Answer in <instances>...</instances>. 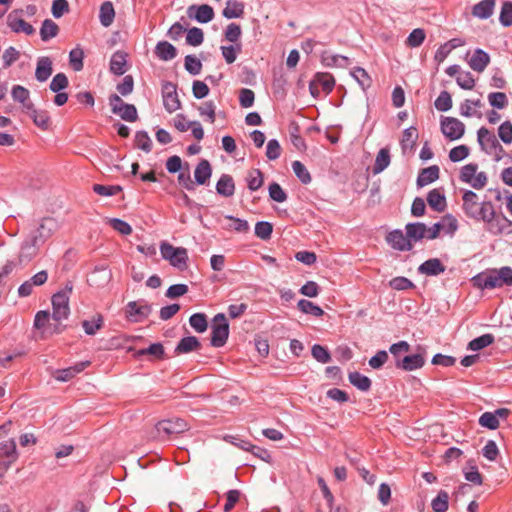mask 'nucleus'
I'll list each match as a JSON object with an SVG mask.
<instances>
[{
  "instance_id": "f257e3e1",
  "label": "nucleus",
  "mask_w": 512,
  "mask_h": 512,
  "mask_svg": "<svg viewBox=\"0 0 512 512\" xmlns=\"http://www.w3.org/2000/svg\"><path fill=\"white\" fill-rule=\"evenodd\" d=\"M473 285L481 290L501 288L512 285V268L508 266L499 269H488L471 279Z\"/></svg>"
},
{
  "instance_id": "f03ea898",
  "label": "nucleus",
  "mask_w": 512,
  "mask_h": 512,
  "mask_svg": "<svg viewBox=\"0 0 512 512\" xmlns=\"http://www.w3.org/2000/svg\"><path fill=\"white\" fill-rule=\"evenodd\" d=\"M462 208L467 217L480 221L487 220L492 215V202H479L478 195L470 190L465 191L462 197Z\"/></svg>"
},
{
  "instance_id": "7ed1b4c3",
  "label": "nucleus",
  "mask_w": 512,
  "mask_h": 512,
  "mask_svg": "<svg viewBox=\"0 0 512 512\" xmlns=\"http://www.w3.org/2000/svg\"><path fill=\"white\" fill-rule=\"evenodd\" d=\"M73 290V283L66 282L64 288L56 292L51 299L52 302V318L56 322L67 319L70 314L69 299Z\"/></svg>"
},
{
  "instance_id": "20e7f679",
  "label": "nucleus",
  "mask_w": 512,
  "mask_h": 512,
  "mask_svg": "<svg viewBox=\"0 0 512 512\" xmlns=\"http://www.w3.org/2000/svg\"><path fill=\"white\" fill-rule=\"evenodd\" d=\"M477 141L481 149L488 155H491L496 162L501 161L506 155L504 148L499 143L494 133L485 127H481L478 130Z\"/></svg>"
},
{
  "instance_id": "39448f33",
  "label": "nucleus",
  "mask_w": 512,
  "mask_h": 512,
  "mask_svg": "<svg viewBox=\"0 0 512 512\" xmlns=\"http://www.w3.org/2000/svg\"><path fill=\"white\" fill-rule=\"evenodd\" d=\"M160 252L162 258L167 260L173 267L179 270L187 268L188 252L186 248L174 247L172 244L163 241L160 244Z\"/></svg>"
},
{
  "instance_id": "423d86ee",
  "label": "nucleus",
  "mask_w": 512,
  "mask_h": 512,
  "mask_svg": "<svg viewBox=\"0 0 512 512\" xmlns=\"http://www.w3.org/2000/svg\"><path fill=\"white\" fill-rule=\"evenodd\" d=\"M189 429L188 423L181 418L161 420L155 425L157 436L160 438L181 434Z\"/></svg>"
},
{
  "instance_id": "0eeeda50",
  "label": "nucleus",
  "mask_w": 512,
  "mask_h": 512,
  "mask_svg": "<svg viewBox=\"0 0 512 512\" xmlns=\"http://www.w3.org/2000/svg\"><path fill=\"white\" fill-rule=\"evenodd\" d=\"M58 228L59 224L56 219L46 217L41 220L39 226L32 231L29 236L32 238V241L43 246L45 242L53 236Z\"/></svg>"
},
{
  "instance_id": "6e6552de",
  "label": "nucleus",
  "mask_w": 512,
  "mask_h": 512,
  "mask_svg": "<svg viewBox=\"0 0 512 512\" xmlns=\"http://www.w3.org/2000/svg\"><path fill=\"white\" fill-rule=\"evenodd\" d=\"M229 335V324L224 314H217L213 319L211 332V344L214 347H222Z\"/></svg>"
},
{
  "instance_id": "1a4fd4ad",
  "label": "nucleus",
  "mask_w": 512,
  "mask_h": 512,
  "mask_svg": "<svg viewBox=\"0 0 512 512\" xmlns=\"http://www.w3.org/2000/svg\"><path fill=\"white\" fill-rule=\"evenodd\" d=\"M491 214L487 220H482L487 224L488 232L493 235L512 234V221L504 215L497 216L493 205Z\"/></svg>"
},
{
  "instance_id": "9d476101",
  "label": "nucleus",
  "mask_w": 512,
  "mask_h": 512,
  "mask_svg": "<svg viewBox=\"0 0 512 512\" xmlns=\"http://www.w3.org/2000/svg\"><path fill=\"white\" fill-rule=\"evenodd\" d=\"M151 311V305L144 300L130 301L125 307V316L131 322H140L146 319Z\"/></svg>"
},
{
  "instance_id": "9b49d317",
  "label": "nucleus",
  "mask_w": 512,
  "mask_h": 512,
  "mask_svg": "<svg viewBox=\"0 0 512 512\" xmlns=\"http://www.w3.org/2000/svg\"><path fill=\"white\" fill-rule=\"evenodd\" d=\"M441 131L449 140L460 139L465 132V125L454 117H443L441 119Z\"/></svg>"
},
{
  "instance_id": "f8f14e48",
  "label": "nucleus",
  "mask_w": 512,
  "mask_h": 512,
  "mask_svg": "<svg viewBox=\"0 0 512 512\" xmlns=\"http://www.w3.org/2000/svg\"><path fill=\"white\" fill-rule=\"evenodd\" d=\"M334 86L335 79L331 74L319 72L314 76L313 80L310 82L309 90L312 96L318 97L319 87L322 88L325 94H329L333 90Z\"/></svg>"
},
{
  "instance_id": "ddd939ff",
  "label": "nucleus",
  "mask_w": 512,
  "mask_h": 512,
  "mask_svg": "<svg viewBox=\"0 0 512 512\" xmlns=\"http://www.w3.org/2000/svg\"><path fill=\"white\" fill-rule=\"evenodd\" d=\"M162 97L163 105L169 113H172L180 108V100L177 95L176 85L172 82L163 83Z\"/></svg>"
},
{
  "instance_id": "4468645a",
  "label": "nucleus",
  "mask_w": 512,
  "mask_h": 512,
  "mask_svg": "<svg viewBox=\"0 0 512 512\" xmlns=\"http://www.w3.org/2000/svg\"><path fill=\"white\" fill-rule=\"evenodd\" d=\"M41 247V245L32 241V238L28 236L21 245L18 254V263L25 264L32 261L38 255Z\"/></svg>"
},
{
  "instance_id": "2eb2a0df",
  "label": "nucleus",
  "mask_w": 512,
  "mask_h": 512,
  "mask_svg": "<svg viewBox=\"0 0 512 512\" xmlns=\"http://www.w3.org/2000/svg\"><path fill=\"white\" fill-rule=\"evenodd\" d=\"M18 459L16 443L13 439L0 442V464L7 469Z\"/></svg>"
},
{
  "instance_id": "dca6fc26",
  "label": "nucleus",
  "mask_w": 512,
  "mask_h": 512,
  "mask_svg": "<svg viewBox=\"0 0 512 512\" xmlns=\"http://www.w3.org/2000/svg\"><path fill=\"white\" fill-rule=\"evenodd\" d=\"M386 241L395 250L410 251L413 248V244L410 243L407 234L405 235L403 231L399 229L391 231L386 236Z\"/></svg>"
},
{
  "instance_id": "f3484780",
  "label": "nucleus",
  "mask_w": 512,
  "mask_h": 512,
  "mask_svg": "<svg viewBox=\"0 0 512 512\" xmlns=\"http://www.w3.org/2000/svg\"><path fill=\"white\" fill-rule=\"evenodd\" d=\"M418 271L424 275L437 276L445 271V266L438 258H432L423 262Z\"/></svg>"
},
{
  "instance_id": "a211bd4d",
  "label": "nucleus",
  "mask_w": 512,
  "mask_h": 512,
  "mask_svg": "<svg viewBox=\"0 0 512 512\" xmlns=\"http://www.w3.org/2000/svg\"><path fill=\"white\" fill-rule=\"evenodd\" d=\"M407 237L410 243L418 242L423 238H426L427 227L424 223L415 222L408 223L405 227Z\"/></svg>"
},
{
  "instance_id": "6ab92c4d",
  "label": "nucleus",
  "mask_w": 512,
  "mask_h": 512,
  "mask_svg": "<svg viewBox=\"0 0 512 512\" xmlns=\"http://www.w3.org/2000/svg\"><path fill=\"white\" fill-rule=\"evenodd\" d=\"M53 72L52 61L49 57H40L37 61L35 77L39 82H45Z\"/></svg>"
},
{
  "instance_id": "aec40b11",
  "label": "nucleus",
  "mask_w": 512,
  "mask_h": 512,
  "mask_svg": "<svg viewBox=\"0 0 512 512\" xmlns=\"http://www.w3.org/2000/svg\"><path fill=\"white\" fill-rule=\"evenodd\" d=\"M201 343L195 336H187L182 338L175 348V354H186L192 351L199 350Z\"/></svg>"
},
{
  "instance_id": "412c9836",
  "label": "nucleus",
  "mask_w": 512,
  "mask_h": 512,
  "mask_svg": "<svg viewBox=\"0 0 512 512\" xmlns=\"http://www.w3.org/2000/svg\"><path fill=\"white\" fill-rule=\"evenodd\" d=\"M428 205L437 212H443L446 208V198L440 189H433L427 195Z\"/></svg>"
},
{
  "instance_id": "4be33fe9",
  "label": "nucleus",
  "mask_w": 512,
  "mask_h": 512,
  "mask_svg": "<svg viewBox=\"0 0 512 512\" xmlns=\"http://www.w3.org/2000/svg\"><path fill=\"white\" fill-rule=\"evenodd\" d=\"M196 10L194 18L200 23H208L214 18L213 8L207 4H203L200 6H190L188 9V14L192 17L191 11Z\"/></svg>"
},
{
  "instance_id": "5701e85b",
  "label": "nucleus",
  "mask_w": 512,
  "mask_h": 512,
  "mask_svg": "<svg viewBox=\"0 0 512 512\" xmlns=\"http://www.w3.org/2000/svg\"><path fill=\"white\" fill-rule=\"evenodd\" d=\"M424 365V358L420 354L405 356L402 360H396V366L406 371L421 368Z\"/></svg>"
},
{
  "instance_id": "b1692460",
  "label": "nucleus",
  "mask_w": 512,
  "mask_h": 512,
  "mask_svg": "<svg viewBox=\"0 0 512 512\" xmlns=\"http://www.w3.org/2000/svg\"><path fill=\"white\" fill-rule=\"evenodd\" d=\"M216 191L224 197H231L235 192L233 178L228 174H223L216 184Z\"/></svg>"
},
{
  "instance_id": "393cba45",
  "label": "nucleus",
  "mask_w": 512,
  "mask_h": 512,
  "mask_svg": "<svg viewBox=\"0 0 512 512\" xmlns=\"http://www.w3.org/2000/svg\"><path fill=\"white\" fill-rule=\"evenodd\" d=\"M127 54L122 51L115 52L110 60V70L116 75H123L126 72Z\"/></svg>"
},
{
  "instance_id": "a878e982",
  "label": "nucleus",
  "mask_w": 512,
  "mask_h": 512,
  "mask_svg": "<svg viewBox=\"0 0 512 512\" xmlns=\"http://www.w3.org/2000/svg\"><path fill=\"white\" fill-rule=\"evenodd\" d=\"M439 171L437 165L422 169L417 178V185L423 187L436 181L439 178Z\"/></svg>"
},
{
  "instance_id": "bb28decb",
  "label": "nucleus",
  "mask_w": 512,
  "mask_h": 512,
  "mask_svg": "<svg viewBox=\"0 0 512 512\" xmlns=\"http://www.w3.org/2000/svg\"><path fill=\"white\" fill-rule=\"evenodd\" d=\"M212 169L208 160H201L194 171L195 181L199 185L205 184L211 177Z\"/></svg>"
},
{
  "instance_id": "cd10ccee",
  "label": "nucleus",
  "mask_w": 512,
  "mask_h": 512,
  "mask_svg": "<svg viewBox=\"0 0 512 512\" xmlns=\"http://www.w3.org/2000/svg\"><path fill=\"white\" fill-rule=\"evenodd\" d=\"M489 61V55L483 50L477 49L472 55L469 65L474 71L482 72L489 64Z\"/></svg>"
},
{
  "instance_id": "c85d7f7f",
  "label": "nucleus",
  "mask_w": 512,
  "mask_h": 512,
  "mask_svg": "<svg viewBox=\"0 0 512 512\" xmlns=\"http://www.w3.org/2000/svg\"><path fill=\"white\" fill-rule=\"evenodd\" d=\"M495 0H482L474 5L472 14L480 19H487L493 14Z\"/></svg>"
},
{
  "instance_id": "c756f323",
  "label": "nucleus",
  "mask_w": 512,
  "mask_h": 512,
  "mask_svg": "<svg viewBox=\"0 0 512 512\" xmlns=\"http://www.w3.org/2000/svg\"><path fill=\"white\" fill-rule=\"evenodd\" d=\"M8 26L16 33L24 32L27 35L34 33V28L31 24L13 14L8 16Z\"/></svg>"
},
{
  "instance_id": "7c9ffc66",
  "label": "nucleus",
  "mask_w": 512,
  "mask_h": 512,
  "mask_svg": "<svg viewBox=\"0 0 512 512\" xmlns=\"http://www.w3.org/2000/svg\"><path fill=\"white\" fill-rule=\"evenodd\" d=\"M155 54L163 61H169L176 57V48L167 41L158 42L155 48Z\"/></svg>"
},
{
  "instance_id": "2f4dec72",
  "label": "nucleus",
  "mask_w": 512,
  "mask_h": 512,
  "mask_svg": "<svg viewBox=\"0 0 512 512\" xmlns=\"http://www.w3.org/2000/svg\"><path fill=\"white\" fill-rule=\"evenodd\" d=\"M49 317L50 314L48 311L37 312L34 319V327L37 329H43L44 332L49 331L50 333H59L60 329L58 325H55L54 328L51 329V325L49 324Z\"/></svg>"
},
{
  "instance_id": "473e14b6",
  "label": "nucleus",
  "mask_w": 512,
  "mask_h": 512,
  "mask_svg": "<svg viewBox=\"0 0 512 512\" xmlns=\"http://www.w3.org/2000/svg\"><path fill=\"white\" fill-rule=\"evenodd\" d=\"M114 17L115 10L113 4L110 1L102 3L99 11V20L102 26L109 27L113 23Z\"/></svg>"
},
{
  "instance_id": "72a5a7b5",
  "label": "nucleus",
  "mask_w": 512,
  "mask_h": 512,
  "mask_svg": "<svg viewBox=\"0 0 512 512\" xmlns=\"http://www.w3.org/2000/svg\"><path fill=\"white\" fill-rule=\"evenodd\" d=\"M418 139V131L416 127L411 126L403 131L402 139H401V148L403 152L407 150H412L415 146V143Z\"/></svg>"
},
{
  "instance_id": "f704fd0d",
  "label": "nucleus",
  "mask_w": 512,
  "mask_h": 512,
  "mask_svg": "<svg viewBox=\"0 0 512 512\" xmlns=\"http://www.w3.org/2000/svg\"><path fill=\"white\" fill-rule=\"evenodd\" d=\"M244 14V4L237 1H227L222 15L227 19L240 18Z\"/></svg>"
},
{
  "instance_id": "c9c22d12",
  "label": "nucleus",
  "mask_w": 512,
  "mask_h": 512,
  "mask_svg": "<svg viewBox=\"0 0 512 512\" xmlns=\"http://www.w3.org/2000/svg\"><path fill=\"white\" fill-rule=\"evenodd\" d=\"M26 111L29 112L30 117L33 119L35 125H37L39 128L43 130L48 129L50 121L48 112L36 110L34 108V105H32V109H27Z\"/></svg>"
},
{
  "instance_id": "e433bc0d",
  "label": "nucleus",
  "mask_w": 512,
  "mask_h": 512,
  "mask_svg": "<svg viewBox=\"0 0 512 512\" xmlns=\"http://www.w3.org/2000/svg\"><path fill=\"white\" fill-rule=\"evenodd\" d=\"M12 97L23 105V109H32L33 103L29 101V91L23 86L16 85L12 89Z\"/></svg>"
},
{
  "instance_id": "4c0bfd02",
  "label": "nucleus",
  "mask_w": 512,
  "mask_h": 512,
  "mask_svg": "<svg viewBox=\"0 0 512 512\" xmlns=\"http://www.w3.org/2000/svg\"><path fill=\"white\" fill-rule=\"evenodd\" d=\"M58 32L59 27L54 21L51 19H46L43 21L40 28V36L43 41H48L51 38L56 37Z\"/></svg>"
},
{
  "instance_id": "58836bf2",
  "label": "nucleus",
  "mask_w": 512,
  "mask_h": 512,
  "mask_svg": "<svg viewBox=\"0 0 512 512\" xmlns=\"http://www.w3.org/2000/svg\"><path fill=\"white\" fill-rule=\"evenodd\" d=\"M297 307L301 312L315 317H321L324 314V311L320 306L306 299L299 300Z\"/></svg>"
},
{
  "instance_id": "ea45409f",
  "label": "nucleus",
  "mask_w": 512,
  "mask_h": 512,
  "mask_svg": "<svg viewBox=\"0 0 512 512\" xmlns=\"http://www.w3.org/2000/svg\"><path fill=\"white\" fill-rule=\"evenodd\" d=\"M390 164V155L389 151L385 148L381 149L375 159V164L373 166V173L379 174L384 169H386Z\"/></svg>"
},
{
  "instance_id": "a19ab883",
  "label": "nucleus",
  "mask_w": 512,
  "mask_h": 512,
  "mask_svg": "<svg viewBox=\"0 0 512 512\" xmlns=\"http://www.w3.org/2000/svg\"><path fill=\"white\" fill-rule=\"evenodd\" d=\"M449 495L446 491H439L438 495L432 500L431 507L434 512H446L448 510Z\"/></svg>"
},
{
  "instance_id": "79ce46f5",
  "label": "nucleus",
  "mask_w": 512,
  "mask_h": 512,
  "mask_svg": "<svg viewBox=\"0 0 512 512\" xmlns=\"http://www.w3.org/2000/svg\"><path fill=\"white\" fill-rule=\"evenodd\" d=\"M246 180L248 188L251 191H256L263 185V173L259 169H252L248 172Z\"/></svg>"
},
{
  "instance_id": "37998d69",
  "label": "nucleus",
  "mask_w": 512,
  "mask_h": 512,
  "mask_svg": "<svg viewBox=\"0 0 512 512\" xmlns=\"http://www.w3.org/2000/svg\"><path fill=\"white\" fill-rule=\"evenodd\" d=\"M85 365H86V363H80L74 367H69V368H66L63 370H59V371H57V373L55 375V379L57 381L67 382V381L71 380L72 377L76 373L81 372L84 369Z\"/></svg>"
},
{
  "instance_id": "c03bdc74",
  "label": "nucleus",
  "mask_w": 512,
  "mask_h": 512,
  "mask_svg": "<svg viewBox=\"0 0 512 512\" xmlns=\"http://www.w3.org/2000/svg\"><path fill=\"white\" fill-rule=\"evenodd\" d=\"M494 342V336L492 334H484L471 340L468 344V349L472 351L481 350Z\"/></svg>"
},
{
  "instance_id": "a18cd8bd",
  "label": "nucleus",
  "mask_w": 512,
  "mask_h": 512,
  "mask_svg": "<svg viewBox=\"0 0 512 512\" xmlns=\"http://www.w3.org/2000/svg\"><path fill=\"white\" fill-rule=\"evenodd\" d=\"M189 323L191 327L198 333L205 332L208 327L206 315L203 313L193 314L189 319Z\"/></svg>"
},
{
  "instance_id": "49530a36",
  "label": "nucleus",
  "mask_w": 512,
  "mask_h": 512,
  "mask_svg": "<svg viewBox=\"0 0 512 512\" xmlns=\"http://www.w3.org/2000/svg\"><path fill=\"white\" fill-rule=\"evenodd\" d=\"M439 224L442 231L449 235H453L458 229L457 219L450 214L442 217L441 221H439Z\"/></svg>"
},
{
  "instance_id": "de8ad7c7",
  "label": "nucleus",
  "mask_w": 512,
  "mask_h": 512,
  "mask_svg": "<svg viewBox=\"0 0 512 512\" xmlns=\"http://www.w3.org/2000/svg\"><path fill=\"white\" fill-rule=\"evenodd\" d=\"M135 145L137 148L148 153L152 149V140L147 132L138 131L135 135Z\"/></svg>"
},
{
  "instance_id": "09e8293b",
  "label": "nucleus",
  "mask_w": 512,
  "mask_h": 512,
  "mask_svg": "<svg viewBox=\"0 0 512 512\" xmlns=\"http://www.w3.org/2000/svg\"><path fill=\"white\" fill-rule=\"evenodd\" d=\"M348 58L342 55L323 54L322 63L327 67L339 66L343 67L347 64Z\"/></svg>"
},
{
  "instance_id": "8fccbe9b",
  "label": "nucleus",
  "mask_w": 512,
  "mask_h": 512,
  "mask_svg": "<svg viewBox=\"0 0 512 512\" xmlns=\"http://www.w3.org/2000/svg\"><path fill=\"white\" fill-rule=\"evenodd\" d=\"M272 231L273 226L267 221H259L255 225V235L262 240L270 239Z\"/></svg>"
},
{
  "instance_id": "3c124183",
  "label": "nucleus",
  "mask_w": 512,
  "mask_h": 512,
  "mask_svg": "<svg viewBox=\"0 0 512 512\" xmlns=\"http://www.w3.org/2000/svg\"><path fill=\"white\" fill-rule=\"evenodd\" d=\"M114 114L119 115L123 120L135 122L138 118L137 109L133 104H126Z\"/></svg>"
},
{
  "instance_id": "603ef678",
  "label": "nucleus",
  "mask_w": 512,
  "mask_h": 512,
  "mask_svg": "<svg viewBox=\"0 0 512 512\" xmlns=\"http://www.w3.org/2000/svg\"><path fill=\"white\" fill-rule=\"evenodd\" d=\"M425 31L421 28L414 29L408 36L406 44L409 47H419L425 40Z\"/></svg>"
},
{
  "instance_id": "864d4df0",
  "label": "nucleus",
  "mask_w": 512,
  "mask_h": 512,
  "mask_svg": "<svg viewBox=\"0 0 512 512\" xmlns=\"http://www.w3.org/2000/svg\"><path fill=\"white\" fill-rule=\"evenodd\" d=\"M204 41V33L200 28L193 27L188 30L186 36L187 44L191 46H199Z\"/></svg>"
},
{
  "instance_id": "5fc2aeb1",
  "label": "nucleus",
  "mask_w": 512,
  "mask_h": 512,
  "mask_svg": "<svg viewBox=\"0 0 512 512\" xmlns=\"http://www.w3.org/2000/svg\"><path fill=\"white\" fill-rule=\"evenodd\" d=\"M83 57L84 53L83 50L80 48L72 49L69 53V61L71 67L75 71H80L83 69Z\"/></svg>"
},
{
  "instance_id": "6e6d98bb",
  "label": "nucleus",
  "mask_w": 512,
  "mask_h": 512,
  "mask_svg": "<svg viewBox=\"0 0 512 512\" xmlns=\"http://www.w3.org/2000/svg\"><path fill=\"white\" fill-rule=\"evenodd\" d=\"M108 224L121 235H130L132 233L130 224L119 218L108 219Z\"/></svg>"
},
{
  "instance_id": "4d7b16f0",
  "label": "nucleus",
  "mask_w": 512,
  "mask_h": 512,
  "mask_svg": "<svg viewBox=\"0 0 512 512\" xmlns=\"http://www.w3.org/2000/svg\"><path fill=\"white\" fill-rule=\"evenodd\" d=\"M164 347L161 343L151 344L148 348L141 349L138 351V355H150L154 359H162L164 356Z\"/></svg>"
},
{
  "instance_id": "13d9d810",
  "label": "nucleus",
  "mask_w": 512,
  "mask_h": 512,
  "mask_svg": "<svg viewBox=\"0 0 512 512\" xmlns=\"http://www.w3.org/2000/svg\"><path fill=\"white\" fill-rule=\"evenodd\" d=\"M435 107L437 110L446 112L452 108V98L449 92L442 91L435 100Z\"/></svg>"
},
{
  "instance_id": "bf43d9fd",
  "label": "nucleus",
  "mask_w": 512,
  "mask_h": 512,
  "mask_svg": "<svg viewBox=\"0 0 512 512\" xmlns=\"http://www.w3.org/2000/svg\"><path fill=\"white\" fill-rule=\"evenodd\" d=\"M490 105L497 109H503L507 106V96L503 92H492L488 95Z\"/></svg>"
},
{
  "instance_id": "052dcab7",
  "label": "nucleus",
  "mask_w": 512,
  "mask_h": 512,
  "mask_svg": "<svg viewBox=\"0 0 512 512\" xmlns=\"http://www.w3.org/2000/svg\"><path fill=\"white\" fill-rule=\"evenodd\" d=\"M292 169L295 173V175L299 178V180L303 184H308L311 182V176L309 171L306 169L304 164H302L300 161H294L292 163Z\"/></svg>"
},
{
  "instance_id": "680f3d73",
  "label": "nucleus",
  "mask_w": 512,
  "mask_h": 512,
  "mask_svg": "<svg viewBox=\"0 0 512 512\" xmlns=\"http://www.w3.org/2000/svg\"><path fill=\"white\" fill-rule=\"evenodd\" d=\"M102 325H103V318L100 315L93 318L92 320H84L82 322L84 331L88 335H94L102 327Z\"/></svg>"
},
{
  "instance_id": "e2e57ef3",
  "label": "nucleus",
  "mask_w": 512,
  "mask_h": 512,
  "mask_svg": "<svg viewBox=\"0 0 512 512\" xmlns=\"http://www.w3.org/2000/svg\"><path fill=\"white\" fill-rule=\"evenodd\" d=\"M185 69L192 75H197L201 72L202 63L194 55H187L184 62Z\"/></svg>"
},
{
  "instance_id": "0e129e2a",
  "label": "nucleus",
  "mask_w": 512,
  "mask_h": 512,
  "mask_svg": "<svg viewBox=\"0 0 512 512\" xmlns=\"http://www.w3.org/2000/svg\"><path fill=\"white\" fill-rule=\"evenodd\" d=\"M311 353L312 356L320 363H328L331 360V355L329 351L322 345H313Z\"/></svg>"
},
{
  "instance_id": "69168bd1",
  "label": "nucleus",
  "mask_w": 512,
  "mask_h": 512,
  "mask_svg": "<svg viewBox=\"0 0 512 512\" xmlns=\"http://www.w3.org/2000/svg\"><path fill=\"white\" fill-rule=\"evenodd\" d=\"M479 424L482 427L495 430L499 427V420L496 419V415L492 412H485L480 416Z\"/></svg>"
},
{
  "instance_id": "338daca9",
  "label": "nucleus",
  "mask_w": 512,
  "mask_h": 512,
  "mask_svg": "<svg viewBox=\"0 0 512 512\" xmlns=\"http://www.w3.org/2000/svg\"><path fill=\"white\" fill-rule=\"evenodd\" d=\"M499 21L505 27H509L512 25V2L503 3L499 16Z\"/></svg>"
},
{
  "instance_id": "774afa93",
  "label": "nucleus",
  "mask_w": 512,
  "mask_h": 512,
  "mask_svg": "<svg viewBox=\"0 0 512 512\" xmlns=\"http://www.w3.org/2000/svg\"><path fill=\"white\" fill-rule=\"evenodd\" d=\"M498 136L503 143H512V123L510 121H505L499 126Z\"/></svg>"
}]
</instances>
